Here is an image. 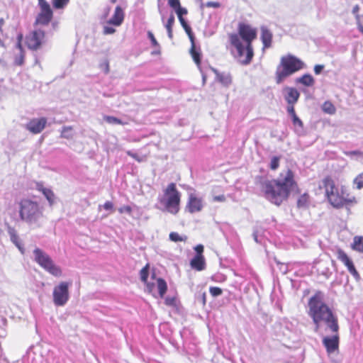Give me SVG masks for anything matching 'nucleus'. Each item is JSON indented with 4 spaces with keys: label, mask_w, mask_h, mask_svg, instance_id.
Instances as JSON below:
<instances>
[{
    "label": "nucleus",
    "mask_w": 363,
    "mask_h": 363,
    "mask_svg": "<svg viewBox=\"0 0 363 363\" xmlns=\"http://www.w3.org/2000/svg\"><path fill=\"white\" fill-rule=\"evenodd\" d=\"M229 48L234 57L242 64L248 65L254 56L252 41L257 38V29L251 25L240 22L238 33L228 34Z\"/></svg>",
    "instance_id": "f257e3e1"
},
{
    "label": "nucleus",
    "mask_w": 363,
    "mask_h": 363,
    "mask_svg": "<svg viewBox=\"0 0 363 363\" xmlns=\"http://www.w3.org/2000/svg\"><path fill=\"white\" fill-rule=\"evenodd\" d=\"M308 308V315L315 325V332L318 331L321 323H324L332 333L338 332L337 318L324 302V296L322 292L318 291L310 298Z\"/></svg>",
    "instance_id": "f03ea898"
},
{
    "label": "nucleus",
    "mask_w": 363,
    "mask_h": 363,
    "mask_svg": "<svg viewBox=\"0 0 363 363\" xmlns=\"http://www.w3.org/2000/svg\"><path fill=\"white\" fill-rule=\"evenodd\" d=\"M274 183V204L280 205L286 200L290 192L296 186L291 170L286 169L281 172Z\"/></svg>",
    "instance_id": "7ed1b4c3"
},
{
    "label": "nucleus",
    "mask_w": 363,
    "mask_h": 363,
    "mask_svg": "<svg viewBox=\"0 0 363 363\" xmlns=\"http://www.w3.org/2000/svg\"><path fill=\"white\" fill-rule=\"evenodd\" d=\"M319 187L325 190L328 201L335 208H340L350 201L343 187L337 186L330 177L323 179Z\"/></svg>",
    "instance_id": "20e7f679"
},
{
    "label": "nucleus",
    "mask_w": 363,
    "mask_h": 363,
    "mask_svg": "<svg viewBox=\"0 0 363 363\" xmlns=\"http://www.w3.org/2000/svg\"><path fill=\"white\" fill-rule=\"evenodd\" d=\"M304 67V62L293 55L282 57L281 64L277 68V83H282L287 77Z\"/></svg>",
    "instance_id": "39448f33"
},
{
    "label": "nucleus",
    "mask_w": 363,
    "mask_h": 363,
    "mask_svg": "<svg viewBox=\"0 0 363 363\" xmlns=\"http://www.w3.org/2000/svg\"><path fill=\"white\" fill-rule=\"evenodd\" d=\"M163 192V196L159 199V202L168 213L177 215L180 211L182 194L177 189L176 184L169 183Z\"/></svg>",
    "instance_id": "423d86ee"
},
{
    "label": "nucleus",
    "mask_w": 363,
    "mask_h": 363,
    "mask_svg": "<svg viewBox=\"0 0 363 363\" xmlns=\"http://www.w3.org/2000/svg\"><path fill=\"white\" fill-rule=\"evenodd\" d=\"M19 216L27 223H35L43 217V211L39 203L29 199H23L19 203Z\"/></svg>",
    "instance_id": "0eeeda50"
},
{
    "label": "nucleus",
    "mask_w": 363,
    "mask_h": 363,
    "mask_svg": "<svg viewBox=\"0 0 363 363\" xmlns=\"http://www.w3.org/2000/svg\"><path fill=\"white\" fill-rule=\"evenodd\" d=\"M35 261L45 270L55 277H60L62 270L55 265L50 257L40 248H35L33 251Z\"/></svg>",
    "instance_id": "6e6552de"
},
{
    "label": "nucleus",
    "mask_w": 363,
    "mask_h": 363,
    "mask_svg": "<svg viewBox=\"0 0 363 363\" xmlns=\"http://www.w3.org/2000/svg\"><path fill=\"white\" fill-rule=\"evenodd\" d=\"M46 43V33L45 30L37 28L30 31L25 38L27 48L33 51L40 49Z\"/></svg>",
    "instance_id": "1a4fd4ad"
},
{
    "label": "nucleus",
    "mask_w": 363,
    "mask_h": 363,
    "mask_svg": "<svg viewBox=\"0 0 363 363\" xmlns=\"http://www.w3.org/2000/svg\"><path fill=\"white\" fill-rule=\"evenodd\" d=\"M40 12L36 16L34 24L47 26L53 18V11L46 0H38Z\"/></svg>",
    "instance_id": "9d476101"
},
{
    "label": "nucleus",
    "mask_w": 363,
    "mask_h": 363,
    "mask_svg": "<svg viewBox=\"0 0 363 363\" xmlns=\"http://www.w3.org/2000/svg\"><path fill=\"white\" fill-rule=\"evenodd\" d=\"M70 284L61 281L53 289V302L57 306H62L66 304L69 298V287Z\"/></svg>",
    "instance_id": "9b49d317"
},
{
    "label": "nucleus",
    "mask_w": 363,
    "mask_h": 363,
    "mask_svg": "<svg viewBox=\"0 0 363 363\" xmlns=\"http://www.w3.org/2000/svg\"><path fill=\"white\" fill-rule=\"evenodd\" d=\"M23 35L19 33L16 38V43L13 50L12 59L15 66H23L25 63L26 51L23 47Z\"/></svg>",
    "instance_id": "f8f14e48"
},
{
    "label": "nucleus",
    "mask_w": 363,
    "mask_h": 363,
    "mask_svg": "<svg viewBox=\"0 0 363 363\" xmlns=\"http://www.w3.org/2000/svg\"><path fill=\"white\" fill-rule=\"evenodd\" d=\"M48 120L45 117L32 118L26 125V128L30 133L36 135L45 129Z\"/></svg>",
    "instance_id": "ddd939ff"
},
{
    "label": "nucleus",
    "mask_w": 363,
    "mask_h": 363,
    "mask_svg": "<svg viewBox=\"0 0 363 363\" xmlns=\"http://www.w3.org/2000/svg\"><path fill=\"white\" fill-rule=\"evenodd\" d=\"M203 207L202 199L196 196L194 194H191L186 206L187 211L191 213H194L201 211Z\"/></svg>",
    "instance_id": "4468645a"
},
{
    "label": "nucleus",
    "mask_w": 363,
    "mask_h": 363,
    "mask_svg": "<svg viewBox=\"0 0 363 363\" xmlns=\"http://www.w3.org/2000/svg\"><path fill=\"white\" fill-rule=\"evenodd\" d=\"M286 110L291 118L295 132L298 135H302L304 133L303 123L302 121L296 114L294 107H293L292 106H287Z\"/></svg>",
    "instance_id": "2eb2a0df"
},
{
    "label": "nucleus",
    "mask_w": 363,
    "mask_h": 363,
    "mask_svg": "<svg viewBox=\"0 0 363 363\" xmlns=\"http://www.w3.org/2000/svg\"><path fill=\"white\" fill-rule=\"evenodd\" d=\"M283 95L288 103V106H292L294 107L299 98L300 94L295 88L285 87L283 89Z\"/></svg>",
    "instance_id": "dca6fc26"
},
{
    "label": "nucleus",
    "mask_w": 363,
    "mask_h": 363,
    "mask_svg": "<svg viewBox=\"0 0 363 363\" xmlns=\"http://www.w3.org/2000/svg\"><path fill=\"white\" fill-rule=\"evenodd\" d=\"M337 333H334L335 335L332 337H324L323 339V344L330 353L333 352L338 348L339 336Z\"/></svg>",
    "instance_id": "f3484780"
},
{
    "label": "nucleus",
    "mask_w": 363,
    "mask_h": 363,
    "mask_svg": "<svg viewBox=\"0 0 363 363\" xmlns=\"http://www.w3.org/2000/svg\"><path fill=\"white\" fill-rule=\"evenodd\" d=\"M125 13L120 6H117L112 17L108 21L107 23L114 26H119L123 22Z\"/></svg>",
    "instance_id": "a211bd4d"
},
{
    "label": "nucleus",
    "mask_w": 363,
    "mask_h": 363,
    "mask_svg": "<svg viewBox=\"0 0 363 363\" xmlns=\"http://www.w3.org/2000/svg\"><path fill=\"white\" fill-rule=\"evenodd\" d=\"M190 266L196 271H202L206 268L204 256L195 255L190 261Z\"/></svg>",
    "instance_id": "6ab92c4d"
},
{
    "label": "nucleus",
    "mask_w": 363,
    "mask_h": 363,
    "mask_svg": "<svg viewBox=\"0 0 363 363\" xmlns=\"http://www.w3.org/2000/svg\"><path fill=\"white\" fill-rule=\"evenodd\" d=\"M189 52L194 62L198 67H199L201 63V52L200 48H196L195 41L191 42Z\"/></svg>",
    "instance_id": "aec40b11"
},
{
    "label": "nucleus",
    "mask_w": 363,
    "mask_h": 363,
    "mask_svg": "<svg viewBox=\"0 0 363 363\" xmlns=\"http://www.w3.org/2000/svg\"><path fill=\"white\" fill-rule=\"evenodd\" d=\"M296 82L306 86H312L315 84L314 78L309 74H305L301 77L297 78Z\"/></svg>",
    "instance_id": "412c9836"
},
{
    "label": "nucleus",
    "mask_w": 363,
    "mask_h": 363,
    "mask_svg": "<svg viewBox=\"0 0 363 363\" xmlns=\"http://www.w3.org/2000/svg\"><path fill=\"white\" fill-rule=\"evenodd\" d=\"M310 203L309 196L308 194L304 193L301 195L297 200V206L299 208L306 209L308 207Z\"/></svg>",
    "instance_id": "4be33fe9"
},
{
    "label": "nucleus",
    "mask_w": 363,
    "mask_h": 363,
    "mask_svg": "<svg viewBox=\"0 0 363 363\" xmlns=\"http://www.w3.org/2000/svg\"><path fill=\"white\" fill-rule=\"evenodd\" d=\"M157 286L160 296L163 298L167 291V282L164 279L158 278L157 279Z\"/></svg>",
    "instance_id": "5701e85b"
},
{
    "label": "nucleus",
    "mask_w": 363,
    "mask_h": 363,
    "mask_svg": "<svg viewBox=\"0 0 363 363\" xmlns=\"http://www.w3.org/2000/svg\"><path fill=\"white\" fill-rule=\"evenodd\" d=\"M352 247L354 250L363 253V237H354L352 244Z\"/></svg>",
    "instance_id": "b1692460"
},
{
    "label": "nucleus",
    "mask_w": 363,
    "mask_h": 363,
    "mask_svg": "<svg viewBox=\"0 0 363 363\" xmlns=\"http://www.w3.org/2000/svg\"><path fill=\"white\" fill-rule=\"evenodd\" d=\"M337 257L347 267V269L350 268V266L353 265V262L344 251L339 250L337 252Z\"/></svg>",
    "instance_id": "393cba45"
},
{
    "label": "nucleus",
    "mask_w": 363,
    "mask_h": 363,
    "mask_svg": "<svg viewBox=\"0 0 363 363\" xmlns=\"http://www.w3.org/2000/svg\"><path fill=\"white\" fill-rule=\"evenodd\" d=\"M217 78L222 84L225 86H229L232 83V77L228 73H220L217 75Z\"/></svg>",
    "instance_id": "a878e982"
},
{
    "label": "nucleus",
    "mask_w": 363,
    "mask_h": 363,
    "mask_svg": "<svg viewBox=\"0 0 363 363\" xmlns=\"http://www.w3.org/2000/svg\"><path fill=\"white\" fill-rule=\"evenodd\" d=\"M261 38L264 48H269L271 46L272 39V35L270 32L267 30H262Z\"/></svg>",
    "instance_id": "bb28decb"
},
{
    "label": "nucleus",
    "mask_w": 363,
    "mask_h": 363,
    "mask_svg": "<svg viewBox=\"0 0 363 363\" xmlns=\"http://www.w3.org/2000/svg\"><path fill=\"white\" fill-rule=\"evenodd\" d=\"M174 23V16L172 13L165 25L166 29L167 30L168 37L172 39L173 38V33H172V27Z\"/></svg>",
    "instance_id": "cd10ccee"
},
{
    "label": "nucleus",
    "mask_w": 363,
    "mask_h": 363,
    "mask_svg": "<svg viewBox=\"0 0 363 363\" xmlns=\"http://www.w3.org/2000/svg\"><path fill=\"white\" fill-rule=\"evenodd\" d=\"M61 138L66 139H71L73 137V127L64 126L61 130Z\"/></svg>",
    "instance_id": "c85d7f7f"
},
{
    "label": "nucleus",
    "mask_w": 363,
    "mask_h": 363,
    "mask_svg": "<svg viewBox=\"0 0 363 363\" xmlns=\"http://www.w3.org/2000/svg\"><path fill=\"white\" fill-rule=\"evenodd\" d=\"M182 26L183 27V28L184 29V30L186 31V34L188 35V37L190 40L191 42H193V41H195V37L194 35V33L191 30V27L187 24V23L186 22V21H179Z\"/></svg>",
    "instance_id": "c756f323"
},
{
    "label": "nucleus",
    "mask_w": 363,
    "mask_h": 363,
    "mask_svg": "<svg viewBox=\"0 0 363 363\" xmlns=\"http://www.w3.org/2000/svg\"><path fill=\"white\" fill-rule=\"evenodd\" d=\"M70 0H52V6L55 9H63Z\"/></svg>",
    "instance_id": "7c9ffc66"
},
{
    "label": "nucleus",
    "mask_w": 363,
    "mask_h": 363,
    "mask_svg": "<svg viewBox=\"0 0 363 363\" xmlns=\"http://www.w3.org/2000/svg\"><path fill=\"white\" fill-rule=\"evenodd\" d=\"M169 239L173 242H186L187 240L186 236H182L176 232H172L169 233Z\"/></svg>",
    "instance_id": "2f4dec72"
},
{
    "label": "nucleus",
    "mask_w": 363,
    "mask_h": 363,
    "mask_svg": "<svg viewBox=\"0 0 363 363\" xmlns=\"http://www.w3.org/2000/svg\"><path fill=\"white\" fill-rule=\"evenodd\" d=\"M149 268L150 264H147L144 267H143L140 272V279L143 283H147V278L149 276Z\"/></svg>",
    "instance_id": "473e14b6"
},
{
    "label": "nucleus",
    "mask_w": 363,
    "mask_h": 363,
    "mask_svg": "<svg viewBox=\"0 0 363 363\" xmlns=\"http://www.w3.org/2000/svg\"><path fill=\"white\" fill-rule=\"evenodd\" d=\"M323 111L329 114H333L335 112L334 105L330 101H325L323 105Z\"/></svg>",
    "instance_id": "72a5a7b5"
},
{
    "label": "nucleus",
    "mask_w": 363,
    "mask_h": 363,
    "mask_svg": "<svg viewBox=\"0 0 363 363\" xmlns=\"http://www.w3.org/2000/svg\"><path fill=\"white\" fill-rule=\"evenodd\" d=\"M43 194L45 196L50 204L52 205L55 201V194L53 191L50 189H43Z\"/></svg>",
    "instance_id": "f704fd0d"
},
{
    "label": "nucleus",
    "mask_w": 363,
    "mask_h": 363,
    "mask_svg": "<svg viewBox=\"0 0 363 363\" xmlns=\"http://www.w3.org/2000/svg\"><path fill=\"white\" fill-rule=\"evenodd\" d=\"M104 119L108 123L124 125V123L121 119L114 116H106L104 117Z\"/></svg>",
    "instance_id": "c9c22d12"
},
{
    "label": "nucleus",
    "mask_w": 363,
    "mask_h": 363,
    "mask_svg": "<svg viewBox=\"0 0 363 363\" xmlns=\"http://www.w3.org/2000/svg\"><path fill=\"white\" fill-rule=\"evenodd\" d=\"M175 11H176V13L177 14V16H178V18H179V21L185 20L183 18V16L187 14L186 9L180 6Z\"/></svg>",
    "instance_id": "e433bc0d"
},
{
    "label": "nucleus",
    "mask_w": 363,
    "mask_h": 363,
    "mask_svg": "<svg viewBox=\"0 0 363 363\" xmlns=\"http://www.w3.org/2000/svg\"><path fill=\"white\" fill-rule=\"evenodd\" d=\"M354 183L357 185V189H358L363 187V172L357 176L354 179Z\"/></svg>",
    "instance_id": "4c0bfd02"
},
{
    "label": "nucleus",
    "mask_w": 363,
    "mask_h": 363,
    "mask_svg": "<svg viewBox=\"0 0 363 363\" xmlns=\"http://www.w3.org/2000/svg\"><path fill=\"white\" fill-rule=\"evenodd\" d=\"M209 292L213 296H218L222 294L223 291L220 288L217 286H211L209 289Z\"/></svg>",
    "instance_id": "58836bf2"
},
{
    "label": "nucleus",
    "mask_w": 363,
    "mask_h": 363,
    "mask_svg": "<svg viewBox=\"0 0 363 363\" xmlns=\"http://www.w3.org/2000/svg\"><path fill=\"white\" fill-rule=\"evenodd\" d=\"M345 155L350 157H356L363 158V152L359 151V150L346 152Z\"/></svg>",
    "instance_id": "ea45409f"
},
{
    "label": "nucleus",
    "mask_w": 363,
    "mask_h": 363,
    "mask_svg": "<svg viewBox=\"0 0 363 363\" xmlns=\"http://www.w3.org/2000/svg\"><path fill=\"white\" fill-rule=\"evenodd\" d=\"M347 269L357 281H359L361 279V277L358 272L356 270L354 264L352 266H350V268H348Z\"/></svg>",
    "instance_id": "a19ab883"
},
{
    "label": "nucleus",
    "mask_w": 363,
    "mask_h": 363,
    "mask_svg": "<svg viewBox=\"0 0 363 363\" xmlns=\"http://www.w3.org/2000/svg\"><path fill=\"white\" fill-rule=\"evenodd\" d=\"M147 35H148V38H150V40L151 41V43H152V46H154V47H160V45H159L157 40H156V38H155L153 33L151 31H148L147 32Z\"/></svg>",
    "instance_id": "79ce46f5"
},
{
    "label": "nucleus",
    "mask_w": 363,
    "mask_h": 363,
    "mask_svg": "<svg viewBox=\"0 0 363 363\" xmlns=\"http://www.w3.org/2000/svg\"><path fill=\"white\" fill-rule=\"evenodd\" d=\"M168 4L175 11L181 6L179 0H169Z\"/></svg>",
    "instance_id": "37998d69"
},
{
    "label": "nucleus",
    "mask_w": 363,
    "mask_h": 363,
    "mask_svg": "<svg viewBox=\"0 0 363 363\" xmlns=\"http://www.w3.org/2000/svg\"><path fill=\"white\" fill-rule=\"evenodd\" d=\"M116 32V29L111 26H105L103 29V33L104 35H110L113 34Z\"/></svg>",
    "instance_id": "c03bdc74"
},
{
    "label": "nucleus",
    "mask_w": 363,
    "mask_h": 363,
    "mask_svg": "<svg viewBox=\"0 0 363 363\" xmlns=\"http://www.w3.org/2000/svg\"><path fill=\"white\" fill-rule=\"evenodd\" d=\"M18 238L16 235L13 234L11 236V240L12 242L16 245V247L21 251V252H23V248L21 247L20 244L18 243Z\"/></svg>",
    "instance_id": "a18cd8bd"
},
{
    "label": "nucleus",
    "mask_w": 363,
    "mask_h": 363,
    "mask_svg": "<svg viewBox=\"0 0 363 363\" xmlns=\"http://www.w3.org/2000/svg\"><path fill=\"white\" fill-rule=\"evenodd\" d=\"M359 11V6L358 5H355L352 8V13L354 15H355V18H356L357 21H359V20H360V16L358 14Z\"/></svg>",
    "instance_id": "49530a36"
},
{
    "label": "nucleus",
    "mask_w": 363,
    "mask_h": 363,
    "mask_svg": "<svg viewBox=\"0 0 363 363\" xmlns=\"http://www.w3.org/2000/svg\"><path fill=\"white\" fill-rule=\"evenodd\" d=\"M195 251L196 252V255H200V256H203V246L202 245H198L195 247L194 248Z\"/></svg>",
    "instance_id": "de8ad7c7"
},
{
    "label": "nucleus",
    "mask_w": 363,
    "mask_h": 363,
    "mask_svg": "<svg viewBox=\"0 0 363 363\" xmlns=\"http://www.w3.org/2000/svg\"><path fill=\"white\" fill-rule=\"evenodd\" d=\"M324 69L323 65H316L314 67V72L315 74H319Z\"/></svg>",
    "instance_id": "09e8293b"
},
{
    "label": "nucleus",
    "mask_w": 363,
    "mask_h": 363,
    "mask_svg": "<svg viewBox=\"0 0 363 363\" xmlns=\"http://www.w3.org/2000/svg\"><path fill=\"white\" fill-rule=\"evenodd\" d=\"M175 298H170V297H167L165 298V304L167 306H174L175 305Z\"/></svg>",
    "instance_id": "8fccbe9b"
},
{
    "label": "nucleus",
    "mask_w": 363,
    "mask_h": 363,
    "mask_svg": "<svg viewBox=\"0 0 363 363\" xmlns=\"http://www.w3.org/2000/svg\"><path fill=\"white\" fill-rule=\"evenodd\" d=\"M146 285L147 291L148 293H152L155 288V284L153 283H150L147 281V283H144Z\"/></svg>",
    "instance_id": "3c124183"
},
{
    "label": "nucleus",
    "mask_w": 363,
    "mask_h": 363,
    "mask_svg": "<svg viewBox=\"0 0 363 363\" xmlns=\"http://www.w3.org/2000/svg\"><path fill=\"white\" fill-rule=\"evenodd\" d=\"M104 208L105 210H107V211H108V210H113V203H112V202H111V201H106V202H105V203H104Z\"/></svg>",
    "instance_id": "603ef678"
},
{
    "label": "nucleus",
    "mask_w": 363,
    "mask_h": 363,
    "mask_svg": "<svg viewBox=\"0 0 363 363\" xmlns=\"http://www.w3.org/2000/svg\"><path fill=\"white\" fill-rule=\"evenodd\" d=\"M127 155L130 156L138 162H141V159L138 157L137 154L133 153L131 151H127Z\"/></svg>",
    "instance_id": "864d4df0"
},
{
    "label": "nucleus",
    "mask_w": 363,
    "mask_h": 363,
    "mask_svg": "<svg viewBox=\"0 0 363 363\" xmlns=\"http://www.w3.org/2000/svg\"><path fill=\"white\" fill-rule=\"evenodd\" d=\"M123 211H125L128 213H130L132 211V208L129 206H125L123 208H119V212L123 213Z\"/></svg>",
    "instance_id": "5fc2aeb1"
},
{
    "label": "nucleus",
    "mask_w": 363,
    "mask_h": 363,
    "mask_svg": "<svg viewBox=\"0 0 363 363\" xmlns=\"http://www.w3.org/2000/svg\"><path fill=\"white\" fill-rule=\"evenodd\" d=\"M206 6L213 7V8H218L220 6V4L218 2L209 1L206 3Z\"/></svg>",
    "instance_id": "6e6d98bb"
},
{
    "label": "nucleus",
    "mask_w": 363,
    "mask_h": 363,
    "mask_svg": "<svg viewBox=\"0 0 363 363\" xmlns=\"http://www.w3.org/2000/svg\"><path fill=\"white\" fill-rule=\"evenodd\" d=\"M213 201L223 202L225 201V197L224 195L216 196L213 197Z\"/></svg>",
    "instance_id": "4d7b16f0"
},
{
    "label": "nucleus",
    "mask_w": 363,
    "mask_h": 363,
    "mask_svg": "<svg viewBox=\"0 0 363 363\" xmlns=\"http://www.w3.org/2000/svg\"><path fill=\"white\" fill-rule=\"evenodd\" d=\"M265 194L267 195L272 194V186L270 184L267 185V189L265 190Z\"/></svg>",
    "instance_id": "13d9d810"
},
{
    "label": "nucleus",
    "mask_w": 363,
    "mask_h": 363,
    "mask_svg": "<svg viewBox=\"0 0 363 363\" xmlns=\"http://www.w3.org/2000/svg\"><path fill=\"white\" fill-rule=\"evenodd\" d=\"M36 189L38 191H41L42 193H43V189H47V188L44 187L43 185L40 183L37 184Z\"/></svg>",
    "instance_id": "bf43d9fd"
},
{
    "label": "nucleus",
    "mask_w": 363,
    "mask_h": 363,
    "mask_svg": "<svg viewBox=\"0 0 363 363\" xmlns=\"http://www.w3.org/2000/svg\"><path fill=\"white\" fill-rule=\"evenodd\" d=\"M274 162V163H273V164H273V165H274L273 167H274V169H276L277 168V167H278V158H277V157H274V162Z\"/></svg>",
    "instance_id": "052dcab7"
},
{
    "label": "nucleus",
    "mask_w": 363,
    "mask_h": 363,
    "mask_svg": "<svg viewBox=\"0 0 363 363\" xmlns=\"http://www.w3.org/2000/svg\"><path fill=\"white\" fill-rule=\"evenodd\" d=\"M357 26H358V29L359 30L360 32H362L363 33V26L362 25V23L359 21H357Z\"/></svg>",
    "instance_id": "680f3d73"
},
{
    "label": "nucleus",
    "mask_w": 363,
    "mask_h": 363,
    "mask_svg": "<svg viewBox=\"0 0 363 363\" xmlns=\"http://www.w3.org/2000/svg\"><path fill=\"white\" fill-rule=\"evenodd\" d=\"M285 323H286V328H287V330H290L291 327L292 326V325L291 323H287V322H285Z\"/></svg>",
    "instance_id": "e2e57ef3"
},
{
    "label": "nucleus",
    "mask_w": 363,
    "mask_h": 363,
    "mask_svg": "<svg viewBox=\"0 0 363 363\" xmlns=\"http://www.w3.org/2000/svg\"><path fill=\"white\" fill-rule=\"evenodd\" d=\"M281 267H284V272H286V266L281 265Z\"/></svg>",
    "instance_id": "0e129e2a"
},
{
    "label": "nucleus",
    "mask_w": 363,
    "mask_h": 363,
    "mask_svg": "<svg viewBox=\"0 0 363 363\" xmlns=\"http://www.w3.org/2000/svg\"><path fill=\"white\" fill-rule=\"evenodd\" d=\"M363 21V15L362 16H360V22Z\"/></svg>",
    "instance_id": "69168bd1"
},
{
    "label": "nucleus",
    "mask_w": 363,
    "mask_h": 363,
    "mask_svg": "<svg viewBox=\"0 0 363 363\" xmlns=\"http://www.w3.org/2000/svg\"><path fill=\"white\" fill-rule=\"evenodd\" d=\"M116 1V0H111L112 3H115Z\"/></svg>",
    "instance_id": "338daca9"
},
{
    "label": "nucleus",
    "mask_w": 363,
    "mask_h": 363,
    "mask_svg": "<svg viewBox=\"0 0 363 363\" xmlns=\"http://www.w3.org/2000/svg\"><path fill=\"white\" fill-rule=\"evenodd\" d=\"M270 167L272 168V161L270 163Z\"/></svg>",
    "instance_id": "774afa93"
}]
</instances>
